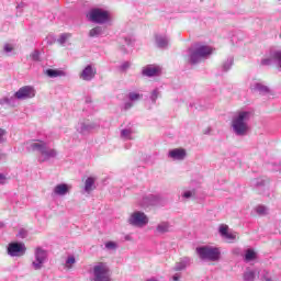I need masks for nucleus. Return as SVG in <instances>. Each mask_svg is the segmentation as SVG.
Returning a JSON list of instances; mask_svg holds the SVG:
<instances>
[{"label": "nucleus", "instance_id": "obj_1", "mask_svg": "<svg viewBox=\"0 0 281 281\" xmlns=\"http://www.w3.org/2000/svg\"><path fill=\"white\" fill-rule=\"evenodd\" d=\"M195 251L201 260H210L211 262H216V260H220L221 258V250H218L216 247L202 246L198 247Z\"/></svg>", "mask_w": 281, "mask_h": 281}, {"label": "nucleus", "instance_id": "obj_2", "mask_svg": "<svg viewBox=\"0 0 281 281\" xmlns=\"http://www.w3.org/2000/svg\"><path fill=\"white\" fill-rule=\"evenodd\" d=\"M249 120V112H239L238 115L233 119L232 126L236 135H245L249 127L245 121Z\"/></svg>", "mask_w": 281, "mask_h": 281}, {"label": "nucleus", "instance_id": "obj_3", "mask_svg": "<svg viewBox=\"0 0 281 281\" xmlns=\"http://www.w3.org/2000/svg\"><path fill=\"white\" fill-rule=\"evenodd\" d=\"M212 52H214L212 47L207 45H200L191 52L189 60L191 65H196V63H201V60L207 58V56H211Z\"/></svg>", "mask_w": 281, "mask_h": 281}, {"label": "nucleus", "instance_id": "obj_4", "mask_svg": "<svg viewBox=\"0 0 281 281\" xmlns=\"http://www.w3.org/2000/svg\"><path fill=\"white\" fill-rule=\"evenodd\" d=\"M87 19H89V21H92V23L102 24L109 21L110 14L109 11L97 8L90 10L89 13H87Z\"/></svg>", "mask_w": 281, "mask_h": 281}, {"label": "nucleus", "instance_id": "obj_5", "mask_svg": "<svg viewBox=\"0 0 281 281\" xmlns=\"http://www.w3.org/2000/svg\"><path fill=\"white\" fill-rule=\"evenodd\" d=\"M31 150H38L43 157H56V150L54 149H48L47 148V143L45 140H33L30 144Z\"/></svg>", "mask_w": 281, "mask_h": 281}, {"label": "nucleus", "instance_id": "obj_6", "mask_svg": "<svg viewBox=\"0 0 281 281\" xmlns=\"http://www.w3.org/2000/svg\"><path fill=\"white\" fill-rule=\"evenodd\" d=\"M109 272V266L104 262H99L93 267L94 281H111Z\"/></svg>", "mask_w": 281, "mask_h": 281}, {"label": "nucleus", "instance_id": "obj_7", "mask_svg": "<svg viewBox=\"0 0 281 281\" xmlns=\"http://www.w3.org/2000/svg\"><path fill=\"white\" fill-rule=\"evenodd\" d=\"M14 95L16 100H27L31 98H35L36 90H34V87L32 86H24L20 88Z\"/></svg>", "mask_w": 281, "mask_h": 281}, {"label": "nucleus", "instance_id": "obj_8", "mask_svg": "<svg viewBox=\"0 0 281 281\" xmlns=\"http://www.w3.org/2000/svg\"><path fill=\"white\" fill-rule=\"evenodd\" d=\"M130 225H134L135 227H144V225H148V217L142 212H135L130 217Z\"/></svg>", "mask_w": 281, "mask_h": 281}, {"label": "nucleus", "instance_id": "obj_9", "mask_svg": "<svg viewBox=\"0 0 281 281\" xmlns=\"http://www.w3.org/2000/svg\"><path fill=\"white\" fill-rule=\"evenodd\" d=\"M45 258H47V252L43 248H36L35 261H33L34 269H41L43 267V262H45Z\"/></svg>", "mask_w": 281, "mask_h": 281}, {"label": "nucleus", "instance_id": "obj_10", "mask_svg": "<svg viewBox=\"0 0 281 281\" xmlns=\"http://www.w3.org/2000/svg\"><path fill=\"white\" fill-rule=\"evenodd\" d=\"M9 256H19V254H25V245L19 243H11L8 247Z\"/></svg>", "mask_w": 281, "mask_h": 281}, {"label": "nucleus", "instance_id": "obj_11", "mask_svg": "<svg viewBox=\"0 0 281 281\" xmlns=\"http://www.w3.org/2000/svg\"><path fill=\"white\" fill-rule=\"evenodd\" d=\"M95 69L89 65L82 70L80 78L82 80H93V78H95Z\"/></svg>", "mask_w": 281, "mask_h": 281}, {"label": "nucleus", "instance_id": "obj_12", "mask_svg": "<svg viewBox=\"0 0 281 281\" xmlns=\"http://www.w3.org/2000/svg\"><path fill=\"white\" fill-rule=\"evenodd\" d=\"M160 71H161V68H159V66H147L143 69V76L153 78V76H159Z\"/></svg>", "mask_w": 281, "mask_h": 281}, {"label": "nucleus", "instance_id": "obj_13", "mask_svg": "<svg viewBox=\"0 0 281 281\" xmlns=\"http://www.w3.org/2000/svg\"><path fill=\"white\" fill-rule=\"evenodd\" d=\"M186 149L183 148H176L169 151V157H171V159L183 160L186 159Z\"/></svg>", "mask_w": 281, "mask_h": 281}, {"label": "nucleus", "instance_id": "obj_14", "mask_svg": "<svg viewBox=\"0 0 281 281\" xmlns=\"http://www.w3.org/2000/svg\"><path fill=\"white\" fill-rule=\"evenodd\" d=\"M69 192V186L61 183L57 184L54 189V193L57 194L58 196H65Z\"/></svg>", "mask_w": 281, "mask_h": 281}, {"label": "nucleus", "instance_id": "obj_15", "mask_svg": "<svg viewBox=\"0 0 281 281\" xmlns=\"http://www.w3.org/2000/svg\"><path fill=\"white\" fill-rule=\"evenodd\" d=\"M45 74L46 76H48V78H58L60 76H64L65 71L58 69H47Z\"/></svg>", "mask_w": 281, "mask_h": 281}, {"label": "nucleus", "instance_id": "obj_16", "mask_svg": "<svg viewBox=\"0 0 281 281\" xmlns=\"http://www.w3.org/2000/svg\"><path fill=\"white\" fill-rule=\"evenodd\" d=\"M93 186H95V178H88L85 183L86 192H91V190H93Z\"/></svg>", "mask_w": 281, "mask_h": 281}, {"label": "nucleus", "instance_id": "obj_17", "mask_svg": "<svg viewBox=\"0 0 281 281\" xmlns=\"http://www.w3.org/2000/svg\"><path fill=\"white\" fill-rule=\"evenodd\" d=\"M170 225L168 223H161L157 226V232L160 234H166V232H169Z\"/></svg>", "mask_w": 281, "mask_h": 281}, {"label": "nucleus", "instance_id": "obj_18", "mask_svg": "<svg viewBox=\"0 0 281 281\" xmlns=\"http://www.w3.org/2000/svg\"><path fill=\"white\" fill-rule=\"evenodd\" d=\"M100 34H102V29L100 26H95L89 32V36H91V38L100 36Z\"/></svg>", "mask_w": 281, "mask_h": 281}, {"label": "nucleus", "instance_id": "obj_19", "mask_svg": "<svg viewBox=\"0 0 281 281\" xmlns=\"http://www.w3.org/2000/svg\"><path fill=\"white\" fill-rule=\"evenodd\" d=\"M131 135H133V131H131V130H122L121 131V137L123 139H133V137H131Z\"/></svg>", "mask_w": 281, "mask_h": 281}, {"label": "nucleus", "instance_id": "obj_20", "mask_svg": "<svg viewBox=\"0 0 281 281\" xmlns=\"http://www.w3.org/2000/svg\"><path fill=\"white\" fill-rule=\"evenodd\" d=\"M69 38H71V34H69V33H64V34H61V35L59 36L58 43H59L60 45H65V42H66V41H69Z\"/></svg>", "mask_w": 281, "mask_h": 281}, {"label": "nucleus", "instance_id": "obj_21", "mask_svg": "<svg viewBox=\"0 0 281 281\" xmlns=\"http://www.w3.org/2000/svg\"><path fill=\"white\" fill-rule=\"evenodd\" d=\"M244 280L254 281L256 280V273L254 271H248L244 274Z\"/></svg>", "mask_w": 281, "mask_h": 281}, {"label": "nucleus", "instance_id": "obj_22", "mask_svg": "<svg viewBox=\"0 0 281 281\" xmlns=\"http://www.w3.org/2000/svg\"><path fill=\"white\" fill-rule=\"evenodd\" d=\"M246 260H254L256 258V251L248 249L245 255Z\"/></svg>", "mask_w": 281, "mask_h": 281}, {"label": "nucleus", "instance_id": "obj_23", "mask_svg": "<svg viewBox=\"0 0 281 281\" xmlns=\"http://www.w3.org/2000/svg\"><path fill=\"white\" fill-rule=\"evenodd\" d=\"M271 58H273V60H278L279 63V67L281 69V52L280 50H276L272 55Z\"/></svg>", "mask_w": 281, "mask_h": 281}, {"label": "nucleus", "instance_id": "obj_24", "mask_svg": "<svg viewBox=\"0 0 281 281\" xmlns=\"http://www.w3.org/2000/svg\"><path fill=\"white\" fill-rule=\"evenodd\" d=\"M76 265V257L70 256L68 257V259L66 260V268L67 269H71V266Z\"/></svg>", "mask_w": 281, "mask_h": 281}, {"label": "nucleus", "instance_id": "obj_25", "mask_svg": "<svg viewBox=\"0 0 281 281\" xmlns=\"http://www.w3.org/2000/svg\"><path fill=\"white\" fill-rule=\"evenodd\" d=\"M257 214H260V216H265L267 214V206L259 205L256 207Z\"/></svg>", "mask_w": 281, "mask_h": 281}, {"label": "nucleus", "instance_id": "obj_26", "mask_svg": "<svg viewBox=\"0 0 281 281\" xmlns=\"http://www.w3.org/2000/svg\"><path fill=\"white\" fill-rule=\"evenodd\" d=\"M228 229H229V226H227L225 224L221 225V227H220L221 236H226L229 233Z\"/></svg>", "mask_w": 281, "mask_h": 281}, {"label": "nucleus", "instance_id": "obj_27", "mask_svg": "<svg viewBox=\"0 0 281 281\" xmlns=\"http://www.w3.org/2000/svg\"><path fill=\"white\" fill-rule=\"evenodd\" d=\"M142 98V94L136 93V92H131L130 93V100H132V102H134L135 100H139Z\"/></svg>", "mask_w": 281, "mask_h": 281}, {"label": "nucleus", "instance_id": "obj_28", "mask_svg": "<svg viewBox=\"0 0 281 281\" xmlns=\"http://www.w3.org/2000/svg\"><path fill=\"white\" fill-rule=\"evenodd\" d=\"M5 135H8V132L3 128H0V144H3V142H5Z\"/></svg>", "mask_w": 281, "mask_h": 281}, {"label": "nucleus", "instance_id": "obj_29", "mask_svg": "<svg viewBox=\"0 0 281 281\" xmlns=\"http://www.w3.org/2000/svg\"><path fill=\"white\" fill-rule=\"evenodd\" d=\"M157 43L158 47H166V45H168V41L166 38H158Z\"/></svg>", "mask_w": 281, "mask_h": 281}, {"label": "nucleus", "instance_id": "obj_30", "mask_svg": "<svg viewBox=\"0 0 281 281\" xmlns=\"http://www.w3.org/2000/svg\"><path fill=\"white\" fill-rule=\"evenodd\" d=\"M224 238H227L228 240H236V233H226Z\"/></svg>", "mask_w": 281, "mask_h": 281}, {"label": "nucleus", "instance_id": "obj_31", "mask_svg": "<svg viewBox=\"0 0 281 281\" xmlns=\"http://www.w3.org/2000/svg\"><path fill=\"white\" fill-rule=\"evenodd\" d=\"M105 247H106V249H115V247H117V246L113 241H108V243H105Z\"/></svg>", "mask_w": 281, "mask_h": 281}, {"label": "nucleus", "instance_id": "obj_32", "mask_svg": "<svg viewBox=\"0 0 281 281\" xmlns=\"http://www.w3.org/2000/svg\"><path fill=\"white\" fill-rule=\"evenodd\" d=\"M40 56H41V53H38L37 50H35L31 54V58H33L34 60H38Z\"/></svg>", "mask_w": 281, "mask_h": 281}, {"label": "nucleus", "instance_id": "obj_33", "mask_svg": "<svg viewBox=\"0 0 281 281\" xmlns=\"http://www.w3.org/2000/svg\"><path fill=\"white\" fill-rule=\"evenodd\" d=\"M183 196H184V199H190V198L194 196V192L187 191V192H184Z\"/></svg>", "mask_w": 281, "mask_h": 281}, {"label": "nucleus", "instance_id": "obj_34", "mask_svg": "<svg viewBox=\"0 0 281 281\" xmlns=\"http://www.w3.org/2000/svg\"><path fill=\"white\" fill-rule=\"evenodd\" d=\"M14 48L12 47V45H10V44H5L4 45V52H7V53H10V52H12Z\"/></svg>", "mask_w": 281, "mask_h": 281}, {"label": "nucleus", "instance_id": "obj_35", "mask_svg": "<svg viewBox=\"0 0 281 281\" xmlns=\"http://www.w3.org/2000/svg\"><path fill=\"white\" fill-rule=\"evenodd\" d=\"M261 65H271V58H265L261 60Z\"/></svg>", "mask_w": 281, "mask_h": 281}, {"label": "nucleus", "instance_id": "obj_36", "mask_svg": "<svg viewBox=\"0 0 281 281\" xmlns=\"http://www.w3.org/2000/svg\"><path fill=\"white\" fill-rule=\"evenodd\" d=\"M5 176L3 173H0V183H5Z\"/></svg>", "mask_w": 281, "mask_h": 281}, {"label": "nucleus", "instance_id": "obj_37", "mask_svg": "<svg viewBox=\"0 0 281 281\" xmlns=\"http://www.w3.org/2000/svg\"><path fill=\"white\" fill-rule=\"evenodd\" d=\"M157 90H155L154 92H153V98H154V100H157Z\"/></svg>", "mask_w": 281, "mask_h": 281}, {"label": "nucleus", "instance_id": "obj_38", "mask_svg": "<svg viewBox=\"0 0 281 281\" xmlns=\"http://www.w3.org/2000/svg\"><path fill=\"white\" fill-rule=\"evenodd\" d=\"M128 67H130V64H128V63H125V64L123 65V69H128Z\"/></svg>", "mask_w": 281, "mask_h": 281}, {"label": "nucleus", "instance_id": "obj_39", "mask_svg": "<svg viewBox=\"0 0 281 281\" xmlns=\"http://www.w3.org/2000/svg\"><path fill=\"white\" fill-rule=\"evenodd\" d=\"M173 280L175 281H179V277H173Z\"/></svg>", "mask_w": 281, "mask_h": 281}, {"label": "nucleus", "instance_id": "obj_40", "mask_svg": "<svg viewBox=\"0 0 281 281\" xmlns=\"http://www.w3.org/2000/svg\"><path fill=\"white\" fill-rule=\"evenodd\" d=\"M181 270V268H176V271H180Z\"/></svg>", "mask_w": 281, "mask_h": 281}, {"label": "nucleus", "instance_id": "obj_41", "mask_svg": "<svg viewBox=\"0 0 281 281\" xmlns=\"http://www.w3.org/2000/svg\"><path fill=\"white\" fill-rule=\"evenodd\" d=\"M266 281H271V279H266Z\"/></svg>", "mask_w": 281, "mask_h": 281}]
</instances>
